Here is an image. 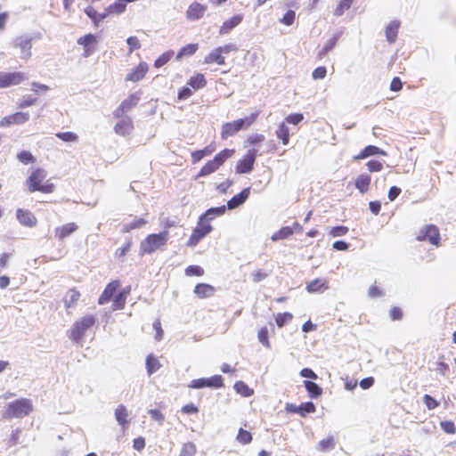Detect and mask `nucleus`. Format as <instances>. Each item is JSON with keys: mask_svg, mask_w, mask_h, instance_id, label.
Masks as SVG:
<instances>
[{"mask_svg": "<svg viewBox=\"0 0 456 456\" xmlns=\"http://www.w3.org/2000/svg\"><path fill=\"white\" fill-rule=\"evenodd\" d=\"M33 411V404L30 399L20 398L10 402L4 407L2 417L5 419H22Z\"/></svg>", "mask_w": 456, "mask_h": 456, "instance_id": "f257e3e1", "label": "nucleus"}, {"mask_svg": "<svg viewBox=\"0 0 456 456\" xmlns=\"http://www.w3.org/2000/svg\"><path fill=\"white\" fill-rule=\"evenodd\" d=\"M167 240V231L150 234L141 242L139 255L143 256L146 254H151L165 246Z\"/></svg>", "mask_w": 456, "mask_h": 456, "instance_id": "f03ea898", "label": "nucleus"}, {"mask_svg": "<svg viewBox=\"0 0 456 456\" xmlns=\"http://www.w3.org/2000/svg\"><path fill=\"white\" fill-rule=\"evenodd\" d=\"M257 114L253 113L249 117H246L244 118H240L234 120L232 122L224 123L222 126L221 137L222 139H227L228 137L233 136L239 131L248 128L251 126L256 118Z\"/></svg>", "mask_w": 456, "mask_h": 456, "instance_id": "7ed1b4c3", "label": "nucleus"}, {"mask_svg": "<svg viewBox=\"0 0 456 456\" xmlns=\"http://www.w3.org/2000/svg\"><path fill=\"white\" fill-rule=\"evenodd\" d=\"M95 322L96 318L92 314L86 315L75 322L69 331V338L75 343H79L84 338L86 330L93 327Z\"/></svg>", "mask_w": 456, "mask_h": 456, "instance_id": "20e7f679", "label": "nucleus"}, {"mask_svg": "<svg viewBox=\"0 0 456 456\" xmlns=\"http://www.w3.org/2000/svg\"><path fill=\"white\" fill-rule=\"evenodd\" d=\"M212 229L213 227L209 223L202 221V218H200L197 226L192 231V233L187 241V246L195 247L206 235H208L212 231Z\"/></svg>", "mask_w": 456, "mask_h": 456, "instance_id": "39448f33", "label": "nucleus"}, {"mask_svg": "<svg viewBox=\"0 0 456 456\" xmlns=\"http://www.w3.org/2000/svg\"><path fill=\"white\" fill-rule=\"evenodd\" d=\"M188 387L194 389L204 387L220 388L224 387V382L221 375H214L210 378L192 379Z\"/></svg>", "mask_w": 456, "mask_h": 456, "instance_id": "423d86ee", "label": "nucleus"}, {"mask_svg": "<svg viewBox=\"0 0 456 456\" xmlns=\"http://www.w3.org/2000/svg\"><path fill=\"white\" fill-rule=\"evenodd\" d=\"M257 156V151L256 149H250L240 159L236 165V173L238 174H248L254 168V164Z\"/></svg>", "mask_w": 456, "mask_h": 456, "instance_id": "0eeeda50", "label": "nucleus"}, {"mask_svg": "<svg viewBox=\"0 0 456 456\" xmlns=\"http://www.w3.org/2000/svg\"><path fill=\"white\" fill-rule=\"evenodd\" d=\"M12 45L13 47L20 50L21 59L28 60L31 57L32 38L30 36H19L12 40Z\"/></svg>", "mask_w": 456, "mask_h": 456, "instance_id": "6e6552de", "label": "nucleus"}, {"mask_svg": "<svg viewBox=\"0 0 456 456\" xmlns=\"http://www.w3.org/2000/svg\"><path fill=\"white\" fill-rule=\"evenodd\" d=\"M25 78V75L22 72L0 71V88L20 85Z\"/></svg>", "mask_w": 456, "mask_h": 456, "instance_id": "1a4fd4ad", "label": "nucleus"}, {"mask_svg": "<svg viewBox=\"0 0 456 456\" xmlns=\"http://www.w3.org/2000/svg\"><path fill=\"white\" fill-rule=\"evenodd\" d=\"M417 240H428L432 245L438 246L440 241L439 231L435 225H427L419 231Z\"/></svg>", "mask_w": 456, "mask_h": 456, "instance_id": "9d476101", "label": "nucleus"}, {"mask_svg": "<svg viewBox=\"0 0 456 456\" xmlns=\"http://www.w3.org/2000/svg\"><path fill=\"white\" fill-rule=\"evenodd\" d=\"M29 119L28 112H16L6 116L0 120V127H6L12 125H22Z\"/></svg>", "mask_w": 456, "mask_h": 456, "instance_id": "9b49d317", "label": "nucleus"}, {"mask_svg": "<svg viewBox=\"0 0 456 456\" xmlns=\"http://www.w3.org/2000/svg\"><path fill=\"white\" fill-rule=\"evenodd\" d=\"M285 409L287 412L298 413L302 417H305L306 414L314 412L316 410L315 405L312 402L303 403L300 405L287 403Z\"/></svg>", "mask_w": 456, "mask_h": 456, "instance_id": "f8f14e48", "label": "nucleus"}, {"mask_svg": "<svg viewBox=\"0 0 456 456\" xmlns=\"http://www.w3.org/2000/svg\"><path fill=\"white\" fill-rule=\"evenodd\" d=\"M16 218L22 226L35 227L37 223L36 216L28 209L18 208L16 210Z\"/></svg>", "mask_w": 456, "mask_h": 456, "instance_id": "ddd939ff", "label": "nucleus"}, {"mask_svg": "<svg viewBox=\"0 0 456 456\" xmlns=\"http://www.w3.org/2000/svg\"><path fill=\"white\" fill-rule=\"evenodd\" d=\"M46 177V173L42 168H37L32 172L28 178V190L30 192L36 191L40 186L41 183Z\"/></svg>", "mask_w": 456, "mask_h": 456, "instance_id": "4468645a", "label": "nucleus"}, {"mask_svg": "<svg viewBox=\"0 0 456 456\" xmlns=\"http://www.w3.org/2000/svg\"><path fill=\"white\" fill-rule=\"evenodd\" d=\"M207 11V6L198 2L191 4L186 11V18L190 20L201 19Z\"/></svg>", "mask_w": 456, "mask_h": 456, "instance_id": "2eb2a0df", "label": "nucleus"}, {"mask_svg": "<svg viewBox=\"0 0 456 456\" xmlns=\"http://www.w3.org/2000/svg\"><path fill=\"white\" fill-rule=\"evenodd\" d=\"M250 193V187L243 189L240 193L234 195L231 200L227 201L225 206L228 209H234L242 205L248 198Z\"/></svg>", "mask_w": 456, "mask_h": 456, "instance_id": "dca6fc26", "label": "nucleus"}, {"mask_svg": "<svg viewBox=\"0 0 456 456\" xmlns=\"http://www.w3.org/2000/svg\"><path fill=\"white\" fill-rule=\"evenodd\" d=\"M118 287H119V281H113L110 282L106 286V288L103 290L102 294L100 296V297L98 299V304L99 305H104L107 302H109L111 299V297L114 296V294L116 293V291L118 289Z\"/></svg>", "mask_w": 456, "mask_h": 456, "instance_id": "f3484780", "label": "nucleus"}, {"mask_svg": "<svg viewBox=\"0 0 456 456\" xmlns=\"http://www.w3.org/2000/svg\"><path fill=\"white\" fill-rule=\"evenodd\" d=\"M133 128H134L133 121L128 117L122 118L114 126V130H115L116 134H118L121 136H126V135L129 134L132 132Z\"/></svg>", "mask_w": 456, "mask_h": 456, "instance_id": "a211bd4d", "label": "nucleus"}, {"mask_svg": "<svg viewBox=\"0 0 456 456\" xmlns=\"http://www.w3.org/2000/svg\"><path fill=\"white\" fill-rule=\"evenodd\" d=\"M78 226L75 223H69L61 226L56 227L54 230L55 237L62 240L71 233L75 232Z\"/></svg>", "mask_w": 456, "mask_h": 456, "instance_id": "6ab92c4d", "label": "nucleus"}, {"mask_svg": "<svg viewBox=\"0 0 456 456\" xmlns=\"http://www.w3.org/2000/svg\"><path fill=\"white\" fill-rule=\"evenodd\" d=\"M148 71V65L146 62H140L129 74L126 79L128 81L137 82L144 77Z\"/></svg>", "mask_w": 456, "mask_h": 456, "instance_id": "aec40b11", "label": "nucleus"}, {"mask_svg": "<svg viewBox=\"0 0 456 456\" xmlns=\"http://www.w3.org/2000/svg\"><path fill=\"white\" fill-rule=\"evenodd\" d=\"M242 21L241 15H235L231 19L225 20L220 28L219 34H228L232 29L237 27Z\"/></svg>", "mask_w": 456, "mask_h": 456, "instance_id": "412c9836", "label": "nucleus"}, {"mask_svg": "<svg viewBox=\"0 0 456 456\" xmlns=\"http://www.w3.org/2000/svg\"><path fill=\"white\" fill-rule=\"evenodd\" d=\"M115 419L117 422L123 428H126L128 426V411L123 404L118 405L115 410Z\"/></svg>", "mask_w": 456, "mask_h": 456, "instance_id": "4be33fe9", "label": "nucleus"}, {"mask_svg": "<svg viewBox=\"0 0 456 456\" xmlns=\"http://www.w3.org/2000/svg\"><path fill=\"white\" fill-rule=\"evenodd\" d=\"M194 293L200 298L210 297L215 293V288L207 283H199L194 288Z\"/></svg>", "mask_w": 456, "mask_h": 456, "instance_id": "5701e85b", "label": "nucleus"}, {"mask_svg": "<svg viewBox=\"0 0 456 456\" xmlns=\"http://www.w3.org/2000/svg\"><path fill=\"white\" fill-rule=\"evenodd\" d=\"M225 210L226 207L224 205L221 207L210 208L204 214H202L200 218H202V221L209 223L215 217L224 215Z\"/></svg>", "mask_w": 456, "mask_h": 456, "instance_id": "b1692460", "label": "nucleus"}, {"mask_svg": "<svg viewBox=\"0 0 456 456\" xmlns=\"http://www.w3.org/2000/svg\"><path fill=\"white\" fill-rule=\"evenodd\" d=\"M400 22L398 20L391 21L386 28V37L388 43L393 44L397 37Z\"/></svg>", "mask_w": 456, "mask_h": 456, "instance_id": "393cba45", "label": "nucleus"}, {"mask_svg": "<svg viewBox=\"0 0 456 456\" xmlns=\"http://www.w3.org/2000/svg\"><path fill=\"white\" fill-rule=\"evenodd\" d=\"M77 44L83 45L85 50V56H89L92 53V51L89 49L91 45L96 44V37L94 34H86L84 37H81L77 39Z\"/></svg>", "mask_w": 456, "mask_h": 456, "instance_id": "a878e982", "label": "nucleus"}, {"mask_svg": "<svg viewBox=\"0 0 456 456\" xmlns=\"http://www.w3.org/2000/svg\"><path fill=\"white\" fill-rule=\"evenodd\" d=\"M204 62L208 64L216 63L218 65H223L224 64V57L223 56V53H221L220 49L217 47L211 51L205 57Z\"/></svg>", "mask_w": 456, "mask_h": 456, "instance_id": "bb28decb", "label": "nucleus"}, {"mask_svg": "<svg viewBox=\"0 0 456 456\" xmlns=\"http://www.w3.org/2000/svg\"><path fill=\"white\" fill-rule=\"evenodd\" d=\"M374 155H387V152L377 146L368 145L360 152L358 156L355 157V159H362Z\"/></svg>", "mask_w": 456, "mask_h": 456, "instance_id": "cd10ccee", "label": "nucleus"}, {"mask_svg": "<svg viewBox=\"0 0 456 456\" xmlns=\"http://www.w3.org/2000/svg\"><path fill=\"white\" fill-rule=\"evenodd\" d=\"M327 289L328 285L326 281L322 279H315L306 286V290L309 293L322 292Z\"/></svg>", "mask_w": 456, "mask_h": 456, "instance_id": "c85d7f7f", "label": "nucleus"}, {"mask_svg": "<svg viewBox=\"0 0 456 456\" xmlns=\"http://www.w3.org/2000/svg\"><path fill=\"white\" fill-rule=\"evenodd\" d=\"M85 12L95 23V25H98L99 22L102 21L109 15L106 11L102 13H99L92 6H87L85 9Z\"/></svg>", "mask_w": 456, "mask_h": 456, "instance_id": "c756f323", "label": "nucleus"}, {"mask_svg": "<svg viewBox=\"0 0 456 456\" xmlns=\"http://www.w3.org/2000/svg\"><path fill=\"white\" fill-rule=\"evenodd\" d=\"M140 101V96L135 94H131L127 99L124 100L120 104L121 113H126L133 107L136 106Z\"/></svg>", "mask_w": 456, "mask_h": 456, "instance_id": "7c9ffc66", "label": "nucleus"}, {"mask_svg": "<svg viewBox=\"0 0 456 456\" xmlns=\"http://www.w3.org/2000/svg\"><path fill=\"white\" fill-rule=\"evenodd\" d=\"M146 370L149 376L155 373L161 367V363L159 361L154 357L152 354H149L146 358Z\"/></svg>", "mask_w": 456, "mask_h": 456, "instance_id": "2f4dec72", "label": "nucleus"}, {"mask_svg": "<svg viewBox=\"0 0 456 456\" xmlns=\"http://www.w3.org/2000/svg\"><path fill=\"white\" fill-rule=\"evenodd\" d=\"M304 386L308 392L311 398H317L319 397L322 393V387L316 384L315 382L310 381V380H305Z\"/></svg>", "mask_w": 456, "mask_h": 456, "instance_id": "473e14b6", "label": "nucleus"}, {"mask_svg": "<svg viewBox=\"0 0 456 456\" xmlns=\"http://www.w3.org/2000/svg\"><path fill=\"white\" fill-rule=\"evenodd\" d=\"M370 176L369 175H360L355 180V187L362 192L364 193L368 191L370 183Z\"/></svg>", "mask_w": 456, "mask_h": 456, "instance_id": "72a5a7b5", "label": "nucleus"}, {"mask_svg": "<svg viewBox=\"0 0 456 456\" xmlns=\"http://www.w3.org/2000/svg\"><path fill=\"white\" fill-rule=\"evenodd\" d=\"M126 3L124 0H116L106 8L108 14H120L126 11Z\"/></svg>", "mask_w": 456, "mask_h": 456, "instance_id": "f704fd0d", "label": "nucleus"}, {"mask_svg": "<svg viewBox=\"0 0 456 456\" xmlns=\"http://www.w3.org/2000/svg\"><path fill=\"white\" fill-rule=\"evenodd\" d=\"M276 136L281 140L283 145H287L289 141V127L285 123H281L276 129Z\"/></svg>", "mask_w": 456, "mask_h": 456, "instance_id": "c9c22d12", "label": "nucleus"}, {"mask_svg": "<svg viewBox=\"0 0 456 456\" xmlns=\"http://www.w3.org/2000/svg\"><path fill=\"white\" fill-rule=\"evenodd\" d=\"M206 84L207 81L203 74H197L196 76L191 77L188 81V85L195 90L203 88Z\"/></svg>", "mask_w": 456, "mask_h": 456, "instance_id": "e433bc0d", "label": "nucleus"}, {"mask_svg": "<svg viewBox=\"0 0 456 456\" xmlns=\"http://www.w3.org/2000/svg\"><path fill=\"white\" fill-rule=\"evenodd\" d=\"M294 233L292 227L284 226L272 235V240L276 241L279 240L287 239Z\"/></svg>", "mask_w": 456, "mask_h": 456, "instance_id": "4c0bfd02", "label": "nucleus"}, {"mask_svg": "<svg viewBox=\"0 0 456 456\" xmlns=\"http://www.w3.org/2000/svg\"><path fill=\"white\" fill-rule=\"evenodd\" d=\"M339 37V34H336L333 36L332 38L329 39L323 48L319 52L318 57L322 59L323 56H325L330 51H331L337 45V41Z\"/></svg>", "mask_w": 456, "mask_h": 456, "instance_id": "58836bf2", "label": "nucleus"}, {"mask_svg": "<svg viewBox=\"0 0 456 456\" xmlns=\"http://www.w3.org/2000/svg\"><path fill=\"white\" fill-rule=\"evenodd\" d=\"M235 151L233 149H224L215 156L213 159L215 162L220 167L229 158L232 157Z\"/></svg>", "mask_w": 456, "mask_h": 456, "instance_id": "ea45409f", "label": "nucleus"}, {"mask_svg": "<svg viewBox=\"0 0 456 456\" xmlns=\"http://www.w3.org/2000/svg\"><path fill=\"white\" fill-rule=\"evenodd\" d=\"M146 223L147 221L143 218H134L132 221L124 224L123 232H128L134 229L142 227Z\"/></svg>", "mask_w": 456, "mask_h": 456, "instance_id": "a19ab883", "label": "nucleus"}, {"mask_svg": "<svg viewBox=\"0 0 456 456\" xmlns=\"http://www.w3.org/2000/svg\"><path fill=\"white\" fill-rule=\"evenodd\" d=\"M235 391L241 395L248 397L253 395V390L243 381H237L233 386Z\"/></svg>", "mask_w": 456, "mask_h": 456, "instance_id": "79ce46f5", "label": "nucleus"}, {"mask_svg": "<svg viewBox=\"0 0 456 456\" xmlns=\"http://www.w3.org/2000/svg\"><path fill=\"white\" fill-rule=\"evenodd\" d=\"M198 50V44H189L181 48L176 55V59L180 60L183 56H191Z\"/></svg>", "mask_w": 456, "mask_h": 456, "instance_id": "37998d69", "label": "nucleus"}, {"mask_svg": "<svg viewBox=\"0 0 456 456\" xmlns=\"http://www.w3.org/2000/svg\"><path fill=\"white\" fill-rule=\"evenodd\" d=\"M219 168V166L215 162L214 159L209 160L208 163H206L200 169L199 173V176H206L212 173H214L216 170Z\"/></svg>", "mask_w": 456, "mask_h": 456, "instance_id": "c03bdc74", "label": "nucleus"}, {"mask_svg": "<svg viewBox=\"0 0 456 456\" xmlns=\"http://www.w3.org/2000/svg\"><path fill=\"white\" fill-rule=\"evenodd\" d=\"M335 447V441L332 436H329L328 438L322 439L319 442L317 449L322 452H328L332 450Z\"/></svg>", "mask_w": 456, "mask_h": 456, "instance_id": "a18cd8bd", "label": "nucleus"}, {"mask_svg": "<svg viewBox=\"0 0 456 456\" xmlns=\"http://www.w3.org/2000/svg\"><path fill=\"white\" fill-rule=\"evenodd\" d=\"M129 293V289H123L121 292H119L118 295L114 297V305L117 309H122L125 306L126 304V295Z\"/></svg>", "mask_w": 456, "mask_h": 456, "instance_id": "49530a36", "label": "nucleus"}, {"mask_svg": "<svg viewBox=\"0 0 456 456\" xmlns=\"http://www.w3.org/2000/svg\"><path fill=\"white\" fill-rule=\"evenodd\" d=\"M80 297V293L75 289H70L65 298V305L67 308L71 307L72 305L77 303Z\"/></svg>", "mask_w": 456, "mask_h": 456, "instance_id": "de8ad7c7", "label": "nucleus"}, {"mask_svg": "<svg viewBox=\"0 0 456 456\" xmlns=\"http://www.w3.org/2000/svg\"><path fill=\"white\" fill-rule=\"evenodd\" d=\"M196 452V445L191 442H188L183 445L179 456H195Z\"/></svg>", "mask_w": 456, "mask_h": 456, "instance_id": "09e8293b", "label": "nucleus"}, {"mask_svg": "<svg viewBox=\"0 0 456 456\" xmlns=\"http://www.w3.org/2000/svg\"><path fill=\"white\" fill-rule=\"evenodd\" d=\"M237 440L241 444H248L252 441V435L250 432L243 428H240L237 435Z\"/></svg>", "mask_w": 456, "mask_h": 456, "instance_id": "8fccbe9b", "label": "nucleus"}, {"mask_svg": "<svg viewBox=\"0 0 456 456\" xmlns=\"http://www.w3.org/2000/svg\"><path fill=\"white\" fill-rule=\"evenodd\" d=\"M353 2L354 0H341L337 6L334 14L338 17L341 16L345 11L351 7Z\"/></svg>", "mask_w": 456, "mask_h": 456, "instance_id": "3c124183", "label": "nucleus"}, {"mask_svg": "<svg viewBox=\"0 0 456 456\" xmlns=\"http://www.w3.org/2000/svg\"><path fill=\"white\" fill-rule=\"evenodd\" d=\"M293 315L290 313H280L275 317V322L278 327H283L288 322L291 321Z\"/></svg>", "mask_w": 456, "mask_h": 456, "instance_id": "603ef678", "label": "nucleus"}, {"mask_svg": "<svg viewBox=\"0 0 456 456\" xmlns=\"http://www.w3.org/2000/svg\"><path fill=\"white\" fill-rule=\"evenodd\" d=\"M257 338L259 342L265 346L266 348H270V342L268 339V330L266 327H263L258 330Z\"/></svg>", "mask_w": 456, "mask_h": 456, "instance_id": "864d4df0", "label": "nucleus"}, {"mask_svg": "<svg viewBox=\"0 0 456 456\" xmlns=\"http://www.w3.org/2000/svg\"><path fill=\"white\" fill-rule=\"evenodd\" d=\"M270 275V272H266L264 270H256L251 273L252 281L255 283H258L264 280H265Z\"/></svg>", "mask_w": 456, "mask_h": 456, "instance_id": "5fc2aeb1", "label": "nucleus"}, {"mask_svg": "<svg viewBox=\"0 0 456 456\" xmlns=\"http://www.w3.org/2000/svg\"><path fill=\"white\" fill-rule=\"evenodd\" d=\"M174 53L172 51L166 52L162 53L154 62V66L156 68H160L164 66L173 56Z\"/></svg>", "mask_w": 456, "mask_h": 456, "instance_id": "6e6d98bb", "label": "nucleus"}, {"mask_svg": "<svg viewBox=\"0 0 456 456\" xmlns=\"http://www.w3.org/2000/svg\"><path fill=\"white\" fill-rule=\"evenodd\" d=\"M204 273V270L200 265H189L185 269V274L188 276H201Z\"/></svg>", "mask_w": 456, "mask_h": 456, "instance_id": "4d7b16f0", "label": "nucleus"}, {"mask_svg": "<svg viewBox=\"0 0 456 456\" xmlns=\"http://www.w3.org/2000/svg\"><path fill=\"white\" fill-rule=\"evenodd\" d=\"M56 136L64 142H76L78 138L73 132H59Z\"/></svg>", "mask_w": 456, "mask_h": 456, "instance_id": "13d9d810", "label": "nucleus"}, {"mask_svg": "<svg viewBox=\"0 0 456 456\" xmlns=\"http://www.w3.org/2000/svg\"><path fill=\"white\" fill-rule=\"evenodd\" d=\"M17 159L23 164H28L34 161V157L31 152L22 151L17 154Z\"/></svg>", "mask_w": 456, "mask_h": 456, "instance_id": "bf43d9fd", "label": "nucleus"}, {"mask_svg": "<svg viewBox=\"0 0 456 456\" xmlns=\"http://www.w3.org/2000/svg\"><path fill=\"white\" fill-rule=\"evenodd\" d=\"M348 228L346 226L339 225L334 226L330 229V234L332 237H341L347 233Z\"/></svg>", "mask_w": 456, "mask_h": 456, "instance_id": "052dcab7", "label": "nucleus"}, {"mask_svg": "<svg viewBox=\"0 0 456 456\" xmlns=\"http://www.w3.org/2000/svg\"><path fill=\"white\" fill-rule=\"evenodd\" d=\"M296 13L292 10H289L283 17L280 20V21L287 26H290L293 24L295 20Z\"/></svg>", "mask_w": 456, "mask_h": 456, "instance_id": "680f3d73", "label": "nucleus"}, {"mask_svg": "<svg viewBox=\"0 0 456 456\" xmlns=\"http://www.w3.org/2000/svg\"><path fill=\"white\" fill-rule=\"evenodd\" d=\"M423 402L428 410H434L439 405V403L429 395L423 396Z\"/></svg>", "mask_w": 456, "mask_h": 456, "instance_id": "e2e57ef3", "label": "nucleus"}, {"mask_svg": "<svg viewBox=\"0 0 456 456\" xmlns=\"http://www.w3.org/2000/svg\"><path fill=\"white\" fill-rule=\"evenodd\" d=\"M131 247H132V240H128L125 244L124 246H122L121 248H118L116 250V253L115 255L118 257H125V256L126 255V253L131 249Z\"/></svg>", "mask_w": 456, "mask_h": 456, "instance_id": "0e129e2a", "label": "nucleus"}, {"mask_svg": "<svg viewBox=\"0 0 456 456\" xmlns=\"http://www.w3.org/2000/svg\"><path fill=\"white\" fill-rule=\"evenodd\" d=\"M441 428L447 434H454L456 432L455 425L452 421L445 420L440 423Z\"/></svg>", "mask_w": 456, "mask_h": 456, "instance_id": "69168bd1", "label": "nucleus"}, {"mask_svg": "<svg viewBox=\"0 0 456 456\" xmlns=\"http://www.w3.org/2000/svg\"><path fill=\"white\" fill-rule=\"evenodd\" d=\"M126 44L129 46V53H131L135 49L141 48V43L136 37H129L126 39Z\"/></svg>", "mask_w": 456, "mask_h": 456, "instance_id": "338daca9", "label": "nucleus"}, {"mask_svg": "<svg viewBox=\"0 0 456 456\" xmlns=\"http://www.w3.org/2000/svg\"><path fill=\"white\" fill-rule=\"evenodd\" d=\"M149 414L153 420L158 421L160 425L165 420V417L162 412L157 409L149 410Z\"/></svg>", "mask_w": 456, "mask_h": 456, "instance_id": "774afa93", "label": "nucleus"}]
</instances>
